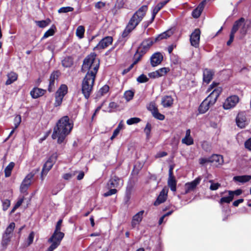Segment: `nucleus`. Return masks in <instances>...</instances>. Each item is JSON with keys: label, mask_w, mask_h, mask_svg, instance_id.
<instances>
[{"label": "nucleus", "mask_w": 251, "mask_h": 251, "mask_svg": "<svg viewBox=\"0 0 251 251\" xmlns=\"http://www.w3.org/2000/svg\"><path fill=\"white\" fill-rule=\"evenodd\" d=\"M137 81L140 83H144L148 81V77L144 75H140L137 78Z\"/></svg>", "instance_id": "3c124183"}, {"label": "nucleus", "mask_w": 251, "mask_h": 251, "mask_svg": "<svg viewBox=\"0 0 251 251\" xmlns=\"http://www.w3.org/2000/svg\"><path fill=\"white\" fill-rule=\"evenodd\" d=\"M2 209L4 211H6L10 205V201L8 199H5L2 201Z\"/></svg>", "instance_id": "a18cd8bd"}, {"label": "nucleus", "mask_w": 251, "mask_h": 251, "mask_svg": "<svg viewBox=\"0 0 251 251\" xmlns=\"http://www.w3.org/2000/svg\"><path fill=\"white\" fill-rule=\"evenodd\" d=\"M57 158V153H53L45 163L41 172V177L42 179H43V176H46L48 172L51 169L52 166L55 162Z\"/></svg>", "instance_id": "0eeeda50"}, {"label": "nucleus", "mask_w": 251, "mask_h": 251, "mask_svg": "<svg viewBox=\"0 0 251 251\" xmlns=\"http://www.w3.org/2000/svg\"><path fill=\"white\" fill-rule=\"evenodd\" d=\"M207 162H211L210 157L209 158H202L200 159V163L201 164H204Z\"/></svg>", "instance_id": "e2e57ef3"}, {"label": "nucleus", "mask_w": 251, "mask_h": 251, "mask_svg": "<svg viewBox=\"0 0 251 251\" xmlns=\"http://www.w3.org/2000/svg\"><path fill=\"white\" fill-rule=\"evenodd\" d=\"M74 176H75V174L72 173H66L63 175V178L65 180H69L70 179Z\"/></svg>", "instance_id": "680f3d73"}, {"label": "nucleus", "mask_w": 251, "mask_h": 251, "mask_svg": "<svg viewBox=\"0 0 251 251\" xmlns=\"http://www.w3.org/2000/svg\"><path fill=\"white\" fill-rule=\"evenodd\" d=\"M113 39L111 36H107L102 39L97 45L96 48L98 49H104L109 46L112 43Z\"/></svg>", "instance_id": "f3484780"}, {"label": "nucleus", "mask_w": 251, "mask_h": 251, "mask_svg": "<svg viewBox=\"0 0 251 251\" xmlns=\"http://www.w3.org/2000/svg\"><path fill=\"white\" fill-rule=\"evenodd\" d=\"M62 223V220H59L56 225L55 230L56 231H60L61 230V226Z\"/></svg>", "instance_id": "0e129e2a"}, {"label": "nucleus", "mask_w": 251, "mask_h": 251, "mask_svg": "<svg viewBox=\"0 0 251 251\" xmlns=\"http://www.w3.org/2000/svg\"><path fill=\"white\" fill-rule=\"evenodd\" d=\"M54 33V30L53 29L50 28L45 33L44 36L42 37V39L47 38L49 36H52L53 35Z\"/></svg>", "instance_id": "603ef678"}, {"label": "nucleus", "mask_w": 251, "mask_h": 251, "mask_svg": "<svg viewBox=\"0 0 251 251\" xmlns=\"http://www.w3.org/2000/svg\"><path fill=\"white\" fill-rule=\"evenodd\" d=\"M64 236V234L63 232L54 231L50 238L48 240V242L51 244L48 248L47 251H53L56 249L60 244Z\"/></svg>", "instance_id": "39448f33"}, {"label": "nucleus", "mask_w": 251, "mask_h": 251, "mask_svg": "<svg viewBox=\"0 0 251 251\" xmlns=\"http://www.w3.org/2000/svg\"><path fill=\"white\" fill-rule=\"evenodd\" d=\"M158 72L159 75V77L165 75L167 73L170 71V69L167 67H163L158 69Z\"/></svg>", "instance_id": "79ce46f5"}, {"label": "nucleus", "mask_w": 251, "mask_h": 251, "mask_svg": "<svg viewBox=\"0 0 251 251\" xmlns=\"http://www.w3.org/2000/svg\"><path fill=\"white\" fill-rule=\"evenodd\" d=\"M34 176V173H30L25 176L20 186V191L22 193H25L26 191L31 184V179Z\"/></svg>", "instance_id": "9d476101"}, {"label": "nucleus", "mask_w": 251, "mask_h": 251, "mask_svg": "<svg viewBox=\"0 0 251 251\" xmlns=\"http://www.w3.org/2000/svg\"><path fill=\"white\" fill-rule=\"evenodd\" d=\"M34 237V233L33 232H31L30 233L28 238H27V246L30 245L32 243L33 239Z\"/></svg>", "instance_id": "6e6d98bb"}, {"label": "nucleus", "mask_w": 251, "mask_h": 251, "mask_svg": "<svg viewBox=\"0 0 251 251\" xmlns=\"http://www.w3.org/2000/svg\"><path fill=\"white\" fill-rule=\"evenodd\" d=\"M73 127V124L71 123L68 116L62 117L56 123L51 135L53 139H57V143L61 144L66 136L71 132Z\"/></svg>", "instance_id": "f03ea898"}, {"label": "nucleus", "mask_w": 251, "mask_h": 251, "mask_svg": "<svg viewBox=\"0 0 251 251\" xmlns=\"http://www.w3.org/2000/svg\"><path fill=\"white\" fill-rule=\"evenodd\" d=\"M245 147L250 151H251V138L248 139L245 142Z\"/></svg>", "instance_id": "13d9d810"}, {"label": "nucleus", "mask_w": 251, "mask_h": 251, "mask_svg": "<svg viewBox=\"0 0 251 251\" xmlns=\"http://www.w3.org/2000/svg\"><path fill=\"white\" fill-rule=\"evenodd\" d=\"M94 53H91L83 60L81 71L83 72L88 71L82 83V92L86 99H88L92 91L94 83Z\"/></svg>", "instance_id": "f257e3e1"}, {"label": "nucleus", "mask_w": 251, "mask_h": 251, "mask_svg": "<svg viewBox=\"0 0 251 251\" xmlns=\"http://www.w3.org/2000/svg\"><path fill=\"white\" fill-rule=\"evenodd\" d=\"M168 192V189L167 187H164L160 192L156 200L154 202V205H158L161 203L164 202L167 197Z\"/></svg>", "instance_id": "4468645a"}, {"label": "nucleus", "mask_w": 251, "mask_h": 251, "mask_svg": "<svg viewBox=\"0 0 251 251\" xmlns=\"http://www.w3.org/2000/svg\"><path fill=\"white\" fill-rule=\"evenodd\" d=\"M251 179V176H236L233 177V180L242 183H245L250 181Z\"/></svg>", "instance_id": "c85d7f7f"}, {"label": "nucleus", "mask_w": 251, "mask_h": 251, "mask_svg": "<svg viewBox=\"0 0 251 251\" xmlns=\"http://www.w3.org/2000/svg\"><path fill=\"white\" fill-rule=\"evenodd\" d=\"M36 25L41 28H44L47 26L50 23V20L49 19L46 20H42V21H35Z\"/></svg>", "instance_id": "4c0bfd02"}, {"label": "nucleus", "mask_w": 251, "mask_h": 251, "mask_svg": "<svg viewBox=\"0 0 251 251\" xmlns=\"http://www.w3.org/2000/svg\"><path fill=\"white\" fill-rule=\"evenodd\" d=\"M15 227V223L13 222L11 223L7 227L2 235L1 244L4 249L6 248L8 243L11 240Z\"/></svg>", "instance_id": "423d86ee"}, {"label": "nucleus", "mask_w": 251, "mask_h": 251, "mask_svg": "<svg viewBox=\"0 0 251 251\" xmlns=\"http://www.w3.org/2000/svg\"><path fill=\"white\" fill-rule=\"evenodd\" d=\"M218 83L213 82L207 89L208 92H210L209 96L202 102L199 107V112L201 113H205L216 102L217 98L222 92V88L218 86Z\"/></svg>", "instance_id": "7ed1b4c3"}, {"label": "nucleus", "mask_w": 251, "mask_h": 251, "mask_svg": "<svg viewBox=\"0 0 251 251\" xmlns=\"http://www.w3.org/2000/svg\"><path fill=\"white\" fill-rule=\"evenodd\" d=\"M8 79L5 82V84L8 85L12 84L17 79L18 75L16 73L11 72L7 75Z\"/></svg>", "instance_id": "bb28decb"}, {"label": "nucleus", "mask_w": 251, "mask_h": 251, "mask_svg": "<svg viewBox=\"0 0 251 251\" xmlns=\"http://www.w3.org/2000/svg\"><path fill=\"white\" fill-rule=\"evenodd\" d=\"M46 91L44 89L38 88H34L30 91V95L33 98L37 99L38 97H40L44 95Z\"/></svg>", "instance_id": "393cba45"}, {"label": "nucleus", "mask_w": 251, "mask_h": 251, "mask_svg": "<svg viewBox=\"0 0 251 251\" xmlns=\"http://www.w3.org/2000/svg\"><path fill=\"white\" fill-rule=\"evenodd\" d=\"M85 29L83 26L79 25L76 30V35L80 39L83 37Z\"/></svg>", "instance_id": "e433bc0d"}, {"label": "nucleus", "mask_w": 251, "mask_h": 251, "mask_svg": "<svg viewBox=\"0 0 251 251\" xmlns=\"http://www.w3.org/2000/svg\"><path fill=\"white\" fill-rule=\"evenodd\" d=\"M153 43V40L151 38L144 40L139 47L138 51L141 52L142 54L145 53Z\"/></svg>", "instance_id": "9b49d317"}, {"label": "nucleus", "mask_w": 251, "mask_h": 251, "mask_svg": "<svg viewBox=\"0 0 251 251\" xmlns=\"http://www.w3.org/2000/svg\"><path fill=\"white\" fill-rule=\"evenodd\" d=\"M232 191H229V196L228 197H224L220 199V203L222 204L223 203H229L233 199V195H232Z\"/></svg>", "instance_id": "2f4dec72"}, {"label": "nucleus", "mask_w": 251, "mask_h": 251, "mask_svg": "<svg viewBox=\"0 0 251 251\" xmlns=\"http://www.w3.org/2000/svg\"><path fill=\"white\" fill-rule=\"evenodd\" d=\"M182 143L186 145L187 146H190L194 144V140L191 136V130L190 129L186 131L185 136L182 139Z\"/></svg>", "instance_id": "4be33fe9"}, {"label": "nucleus", "mask_w": 251, "mask_h": 251, "mask_svg": "<svg viewBox=\"0 0 251 251\" xmlns=\"http://www.w3.org/2000/svg\"><path fill=\"white\" fill-rule=\"evenodd\" d=\"M167 155V152L165 151L159 152L155 155L156 158H160L165 156Z\"/></svg>", "instance_id": "69168bd1"}, {"label": "nucleus", "mask_w": 251, "mask_h": 251, "mask_svg": "<svg viewBox=\"0 0 251 251\" xmlns=\"http://www.w3.org/2000/svg\"><path fill=\"white\" fill-rule=\"evenodd\" d=\"M170 0H166L162 1L159 3H158L153 8L152 13V16L151 19V22H152L156 15V14L159 12V11L163 8L169 1Z\"/></svg>", "instance_id": "412c9836"}, {"label": "nucleus", "mask_w": 251, "mask_h": 251, "mask_svg": "<svg viewBox=\"0 0 251 251\" xmlns=\"http://www.w3.org/2000/svg\"><path fill=\"white\" fill-rule=\"evenodd\" d=\"M201 31L199 29H196L190 36V42L191 45L197 47L200 42Z\"/></svg>", "instance_id": "f8f14e48"}, {"label": "nucleus", "mask_w": 251, "mask_h": 251, "mask_svg": "<svg viewBox=\"0 0 251 251\" xmlns=\"http://www.w3.org/2000/svg\"><path fill=\"white\" fill-rule=\"evenodd\" d=\"M58 76V72H53L50 76V82L48 87V91L50 92L53 91L55 89V80H57V77Z\"/></svg>", "instance_id": "aec40b11"}, {"label": "nucleus", "mask_w": 251, "mask_h": 251, "mask_svg": "<svg viewBox=\"0 0 251 251\" xmlns=\"http://www.w3.org/2000/svg\"><path fill=\"white\" fill-rule=\"evenodd\" d=\"M148 109L151 111L152 114L158 110L155 102H151L148 106Z\"/></svg>", "instance_id": "a19ab883"}, {"label": "nucleus", "mask_w": 251, "mask_h": 251, "mask_svg": "<svg viewBox=\"0 0 251 251\" xmlns=\"http://www.w3.org/2000/svg\"><path fill=\"white\" fill-rule=\"evenodd\" d=\"M152 115L155 118L158 119L159 120H163L165 118V116L163 115L160 113L158 112V110L156 111L154 113H153L152 114Z\"/></svg>", "instance_id": "8fccbe9b"}, {"label": "nucleus", "mask_w": 251, "mask_h": 251, "mask_svg": "<svg viewBox=\"0 0 251 251\" xmlns=\"http://www.w3.org/2000/svg\"><path fill=\"white\" fill-rule=\"evenodd\" d=\"M14 166L15 163L13 162H11L5 168L4 174L5 177H7L11 176L12 170H13Z\"/></svg>", "instance_id": "473e14b6"}, {"label": "nucleus", "mask_w": 251, "mask_h": 251, "mask_svg": "<svg viewBox=\"0 0 251 251\" xmlns=\"http://www.w3.org/2000/svg\"><path fill=\"white\" fill-rule=\"evenodd\" d=\"M73 59L71 57H65L62 61V65L66 68L71 67L73 64Z\"/></svg>", "instance_id": "7c9ffc66"}, {"label": "nucleus", "mask_w": 251, "mask_h": 251, "mask_svg": "<svg viewBox=\"0 0 251 251\" xmlns=\"http://www.w3.org/2000/svg\"><path fill=\"white\" fill-rule=\"evenodd\" d=\"M151 125L149 123H147V124L146 125V126L144 129V132H145L148 138H149V137L150 136V132L151 131Z\"/></svg>", "instance_id": "864d4df0"}, {"label": "nucleus", "mask_w": 251, "mask_h": 251, "mask_svg": "<svg viewBox=\"0 0 251 251\" xmlns=\"http://www.w3.org/2000/svg\"><path fill=\"white\" fill-rule=\"evenodd\" d=\"M174 102L173 98L170 96H165L161 100V104L164 107H170Z\"/></svg>", "instance_id": "b1692460"}, {"label": "nucleus", "mask_w": 251, "mask_h": 251, "mask_svg": "<svg viewBox=\"0 0 251 251\" xmlns=\"http://www.w3.org/2000/svg\"><path fill=\"white\" fill-rule=\"evenodd\" d=\"M244 22L245 19L243 18H241L239 20L236 21L233 25L231 32L235 34L238 30L239 27L242 26V28L241 30V33L242 34H245L247 32L249 25L246 26L244 24Z\"/></svg>", "instance_id": "6e6552de"}, {"label": "nucleus", "mask_w": 251, "mask_h": 251, "mask_svg": "<svg viewBox=\"0 0 251 251\" xmlns=\"http://www.w3.org/2000/svg\"><path fill=\"white\" fill-rule=\"evenodd\" d=\"M239 99L238 96L233 95L228 97L223 104V107L225 109H230L238 103Z\"/></svg>", "instance_id": "1a4fd4ad"}, {"label": "nucleus", "mask_w": 251, "mask_h": 251, "mask_svg": "<svg viewBox=\"0 0 251 251\" xmlns=\"http://www.w3.org/2000/svg\"><path fill=\"white\" fill-rule=\"evenodd\" d=\"M63 99V98H62L61 96L55 94V101L54 103V106L57 107L60 105L62 103Z\"/></svg>", "instance_id": "c03bdc74"}, {"label": "nucleus", "mask_w": 251, "mask_h": 251, "mask_svg": "<svg viewBox=\"0 0 251 251\" xmlns=\"http://www.w3.org/2000/svg\"><path fill=\"white\" fill-rule=\"evenodd\" d=\"M209 182L211 183V185L210 186V189L211 190H216L221 186V184L219 183H214L212 180H209Z\"/></svg>", "instance_id": "49530a36"}, {"label": "nucleus", "mask_w": 251, "mask_h": 251, "mask_svg": "<svg viewBox=\"0 0 251 251\" xmlns=\"http://www.w3.org/2000/svg\"><path fill=\"white\" fill-rule=\"evenodd\" d=\"M24 197L19 198L18 201H17L15 205H14V206L11 210V213H14L15 212V211L22 205V203L24 201Z\"/></svg>", "instance_id": "58836bf2"}, {"label": "nucleus", "mask_w": 251, "mask_h": 251, "mask_svg": "<svg viewBox=\"0 0 251 251\" xmlns=\"http://www.w3.org/2000/svg\"><path fill=\"white\" fill-rule=\"evenodd\" d=\"M148 10L146 5H143L137 11L130 19L127 25L122 34L125 38L130 33L142 20Z\"/></svg>", "instance_id": "20e7f679"}, {"label": "nucleus", "mask_w": 251, "mask_h": 251, "mask_svg": "<svg viewBox=\"0 0 251 251\" xmlns=\"http://www.w3.org/2000/svg\"><path fill=\"white\" fill-rule=\"evenodd\" d=\"M211 162H216L219 164H222L224 160L222 156L217 154H214L210 157Z\"/></svg>", "instance_id": "f704fd0d"}, {"label": "nucleus", "mask_w": 251, "mask_h": 251, "mask_svg": "<svg viewBox=\"0 0 251 251\" xmlns=\"http://www.w3.org/2000/svg\"><path fill=\"white\" fill-rule=\"evenodd\" d=\"M134 96V93L132 91H126L124 94V97L126 100L128 101L132 99Z\"/></svg>", "instance_id": "ea45409f"}, {"label": "nucleus", "mask_w": 251, "mask_h": 251, "mask_svg": "<svg viewBox=\"0 0 251 251\" xmlns=\"http://www.w3.org/2000/svg\"><path fill=\"white\" fill-rule=\"evenodd\" d=\"M205 1H202L200 3L198 7L195 8L192 13V16L195 18L199 17L203 10L205 5Z\"/></svg>", "instance_id": "5701e85b"}, {"label": "nucleus", "mask_w": 251, "mask_h": 251, "mask_svg": "<svg viewBox=\"0 0 251 251\" xmlns=\"http://www.w3.org/2000/svg\"><path fill=\"white\" fill-rule=\"evenodd\" d=\"M213 75V72L209 69H205L203 72V81L208 83L212 79Z\"/></svg>", "instance_id": "a878e982"}, {"label": "nucleus", "mask_w": 251, "mask_h": 251, "mask_svg": "<svg viewBox=\"0 0 251 251\" xmlns=\"http://www.w3.org/2000/svg\"><path fill=\"white\" fill-rule=\"evenodd\" d=\"M236 121L238 126L240 128L245 127L247 124L245 113L243 112L239 113Z\"/></svg>", "instance_id": "dca6fc26"}, {"label": "nucleus", "mask_w": 251, "mask_h": 251, "mask_svg": "<svg viewBox=\"0 0 251 251\" xmlns=\"http://www.w3.org/2000/svg\"><path fill=\"white\" fill-rule=\"evenodd\" d=\"M123 184V181L117 176H114L107 183L108 187L116 188Z\"/></svg>", "instance_id": "6ab92c4d"}, {"label": "nucleus", "mask_w": 251, "mask_h": 251, "mask_svg": "<svg viewBox=\"0 0 251 251\" xmlns=\"http://www.w3.org/2000/svg\"><path fill=\"white\" fill-rule=\"evenodd\" d=\"M109 90V87L107 85H105L102 86L98 92L97 93V97H100L105 94H106Z\"/></svg>", "instance_id": "c9c22d12"}, {"label": "nucleus", "mask_w": 251, "mask_h": 251, "mask_svg": "<svg viewBox=\"0 0 251 251\" xmlns=\"http://www.w3.org/2000/svg\"><path fill=\"white\" fill-rule=\"evenodd\" d=\"M144 213V211L141 210L133 217L131 222V226L133 227H134L138 225L142 221L143 218Z\"/></svg>", "instance_id": "a211bd4d"}, {"label": "nucleus", "mask_w": 251, "mask_h": 251, "mask_svg": "<svg viewBox=\"0 0 251 251\" xmlns=\"http://www.w3.org/2000/svg\"><path fill=\"white\" fill-rule=\"evenodd\" d=\"M176 181L174 176H169L168 179V185L170 188L171 190L175 192L176 191Z\"/></svg>", "instance_id": "cd10ccee"}, {"label": "nucleus", "mask_w": 251, "mask_h": 251, "mask_svg": "<svg viewBox=\"0 0 251 251\" xmlns=\"http://www.w3.org/2000/svg\"><path fill=\"white\" fill-rule=\"evenodd\" d=\"M149 76L151 78H158L159 77V75L158 71H156L149 74Z\"/></svg>", "instance_id": "052dcab7"}, {"label": "nucleus", "mask_w": 251, "mask_h": 251, "mask_svg": "<svg viewBox=\"0 0 251 251\" xmlns=\"http://www.w3.org/2000/svg\"><path fill=\"white\" fill-rule=\"evenodd\" d=\"M201 180V178L198 177L192 182L186 183L185 185V193H188L190 191H193L200 183Z\"/></svg>", "instance_id": "2eb2a0df"}, {"label": "nucleus", "mask_w": 251, "mask_h": 251, "mask_svg": "<svg viewBox=\"0 0 251 251\" xmlns=\"http://www.w3.org/2000/svg\"><path fill=\"white\" fill-rule=\"evenodd\" d=\"M21 122V117L20 115H17L14 120V124L15 126V128H17L20 125Z\"/></svg>", "instance_id": "09e8293b"}, {"label": "nucleus", "mask_w": 251, "mask_h": 251, "mask_svg": "<svg viewBox=\"0 0 251 251\" xmlns=\"http://www.w3.org/2000/svg\"><path fill=\"white\" fill-rule=\"evenodd\" d=\"M117 190L116 189H111L110 190H109L108 192H107L106 193H105L104 194V196L105 197H107V196H111L113 194H115L117 193Z\"/></svg>", "instance_id": "bf43d9fd"}, {"label": "nucleus", "mask_w": 251, "mask_h": 251, "mask_svg": "<svg viewBox=\"0 0 251 251\" xmlns=\"http://www.w3.org/2000/svg\"><path fill=\"white\" fill-rule=\"evenodd\" d=\"M173 34V32L171 30H167L162 34L159 35L158 37L155 38V41H159L163 39H166L167 38L171 36Z\"/></svg>", "instance_id": "72a5a7b5"}, {"label": "nucleus", "mask_w": 251, "mask_h": 251, "mask_svg": "<svg viewBox=\"0 0 251 251\" xmlns=\"http://www.w3.org/2000/svg\"><path fill=\"white\" fill-rule=\"evenodd\" d=\"M105 2L102 1H99L95 3V8L99 9H102L105 7Z\"/></svg>", "instance_id": "5fc2aeb1"}, {"label": "nucleus", "mask_w": 251, "mask_h": 251, "mask_svg": "<svg viewBox=\"0 0 251 251\" xmlns=\"http://www.w3.org/2000/svg\"><path fill=\"white\" fill-rule=\"evenodd\" d=\"M162 54L159 52H155L151 57V63L152 67H155L160 64L163 60Z\"/></svg>", "instance_id": "ddd939ff"}, {"label": "nucleus", "mask_w": 251, "mask_h": 251, "mask_svg": "<svg viewBox=\"0 0 251 251\" xmlns=\"http://www.w3.org/2000/svg\"><path fill=\"white\" fill-rule=\"evenodd\" d=\"M140 119L138 118L134 117L129 119L126 121V124L128 125H131L139 123Z\"/></svg>", "instance_id": "37998d69"}, {"label": "nucleus", "mask_w": 251, "mask_h": 251, "mask_svg": "<svg viewBox=\"0 0 251 251\" xmlns=\"http://www.w3.org/2000/svg\"><path fill=\"white\" fill-rule=\"evenodd\" d=\"M120 131V130L119 129L116 128L113 131V134H112V136L111 137V139L112 140L114 138H115L118 135V134L119 133Z\"/></svg>", "instance_id": "774afa93"}, {"label": "nucleus", "mask_w": 251, "mask_h": 251, "mask_svg": "<svg viewBox=\"0 0 251 251\" xmlns=\"http://www.w3.org/2000/svg\"><path fill=\"white\" fill-rule=\"evenodd\" d=\"M68 92V87L67 85L65 84H62L60 86L59 89L56 93V94L61 96L62 98H64L65 95Z\"/></svg>", "instance_id": "c756f323"}, {"label": "nucleus", "mask_w": 251, "mask_h": 251, "mask_svg": "<svg viewBox=\"0 0 251 251\" xmlns=\"http://www.w3.org/2000/svg\"><path fill=\"white\" fill-rule=\"evenodd\" d=\"M234 37V33H230V38L229 40L227 42V45L229 46L233 42Z\"/></svg>", "instance_id": "338daca9"}, {"label": "nucleus", "mask_w": 251, "mask_h": 251, "mask_svg": "<svg viewBox=\"0 0 251 251\" xmlns=\"http://www.w3.org/2000/svg\"><path fill=\"white\" fill-rule=\"evenodd\" d=\"M125 4V0H117L115 5L116 7L119 8V9H121L123 7Z\"/></svg>", "instance_id": "4d7b16f0"}, {"label": "nucleus", "mask_w": 251, "mask_h": 251, "mask_svg": "<svg viewBox=\"0 0 251 251\" xmlns=\"http://www.w3.org/2000/svg\"><path fill=\"white\" fill-rule=\"evenodd\" d=\"M74 10V8L72 7H63L60 8L58 12V13H67L68 12H72Z\"/></svg>", "instance_id": "de8ad7c7"}]
</instances>
